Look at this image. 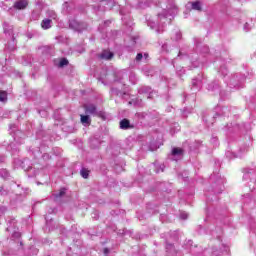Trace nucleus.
Returning a JSON list of instances; mask_svg holds the SVG:
<instances>
[{"mask_svg":"<svg viewBox=\"0 0 256 256\" xmlns=\"http://www.w3.org/2000/svg\"><path fill=\"white\" fill-rule=\"evenodd\" d=\"M84 110H85V113H87L88 115L99 117L100 119H103V121L107 119V115L105 114V111L98 110L95 104H85Z\"/></svg>","mask_w":256,"mask_h":256,"instance_id":"nucleus-1","label":"nucleus"},{"mask_svg":"<svg viewBox=\"0 0 256 256\" xmlns=\"http://www.w3.org/2000/svg\"><path fill=\"white\" fill-rule=\"evenodd\" d=\"M69 27L70 29H73L74 31H78V33H81V31H85V29H87V23L79 22L76 19H72L69 21Z\"/></svg>","mask_w":256,"mask_h":256,"instance_id":"nucleus-2","label":"nucleus"},{"mask_svg":"<svg viewBox=\"0 0 256 256\" xmlns=\"http://www.w3.org/2000/svg\"><path fill=\"white\" fill-rule=\"evenodd\" d=\"M138 93L140 95H148V99H153V90L149 86H142L139 88Z\"/></svg>","mask_w":256,"mask_h":256,"instance_id":"nucleus-3","label":"nucleus"},{"mask_svg":"<svg viewBox=\"0 0 256 256\" xmlns=\"http://www.w3.org/2000/svg\"><path fill=\"white\" fill-rule=\"evenodd\" d=\"M29 2L27 0H18L14 3L15 9H26Z\"/></svg>","mask_w":256,"mask_h":256,"instance_id":"nucleus-4","label":"nucleus"},{"mask_svg":"<svg viewBox=\"0 0 256 256\" xmlns=\"http://www.w3.org/2000/svg\"><path fill=\"white\" fill-rule=\"evenodd\" d=\"M113 57H114L113 52H111L109 50H103L102 53L100 54V58L106 59V61L113 59Z\"/></svg>","mask_w":256,"mask_h":256,"instance_id":"nucleus-5","label":"nucleus"},{"mask_svg":"<svg viewBox=\"0 0 256 256\" xmlns=\"http://www.w3.org/2000/svg\"><path fill=\"white\" fill-rule=\"evenodd\" d=\"M53 21L49 18H45L44 20H42L41 22V27L42 29L44 30H47V29H51V27L53 26L52 25Z\"/></svg>","mask_w":256,"mask_h":256,"instance_id":"nucleus-6","label":"nucleus"},{"mask_svg":"<svg viewBox=\"0 0 256 256\" xmlns=\"http://www.w3.org/2000/svg\"><path fill=\"white\" fill-rule=\"evenodd\" d=\"M120 129H133V125H131L128 119H123L120 121Z\"/></svg>","mask_w":256,"mask_h":256,"instance_id":"nucleus-7","label":"nucleus"},{"mask_svg":"<svg viewBox=\"0 0 256 256\" xmlns=\"http://www.w3.org/2000/svg\"><path fill=\"white\" fill-rule=\"evenodd\" d=\"M3 29H4V33L8 35H13V26H11L9 22L3 23Z\"/></svg>","mask_w":256,"mask_h":256,"instance_id":"nucleus-8","label":"nucleus"},{"mask_svg":"<svg viewBox=\"0 0 256 256\" xmlns=\"http://www.w3.org/2000/svg\"><path fill=\"white\" fill-rule=\"evenodd\" d=\"M81 123L85 125V127L91 125V118L89 115H81Z\"/></svg>","mask_w":256,"mask_h":256,"instance_id":"nucleus-9","label":"nucleus"},{"mask_svg":"<svg viewBox=\"0 0 256 256\" xmlns=\"http://www.w3.org/2000/svg\"><path fill=\"white\" fill-rule=\"evenodd\" d=\"M172 155L174 157H183V149H181V148H173L172 149Z\"/></svg>","mask_w":256,"mask_h":256,"instance_id":"nucleus-10","label":"nucleus"},{"mask_svg":"<svg viewBox=\"0 0 256 256\" xmlns=\"http://www.w3.org/2000/svg\"><path fill=\"white\" fill-rule=\"evenodd\" d=\"M201 87V80L192 79V89H199Z\"/></svg>","mask_w":256,"mask_h":256,"instance_id":"nucleus-11","label":"nucleus"},{"mask_svg":"<svg viewBox=\"0 0 256 256\" xmlns=\"http://www.w3.org/2000/svg\"><path fill=\"white\" fill-rule=\"evenodd\" d=\"M192 9H194V11H201V2L200 1L192 2Z\"/></svg>","mask_w":256,"mask_h":256,"instance_id":"nucleus-12","label":"nucleus"},{"mask_svg":"<svg viewBox=\"0 0 256 256\" xmlns=\"http://www.w3.org/2000/svg\"><path fill=\"white\" fill-rule=\"evenodd\" d=\"M47 17H48V19H57V13H55V11H53V10H48L47 11Z\"/></svg>","mask_w":256,"mask_h":256,"instance_id":"nucleus-13","label":"nucleus"},{"mask_svg":"<svg viewBox=\"0 0 256 256\" xmlns=\"http://www.w3.org/2000/svg\"><path fill=\"white\" fill-rule=\"evenodd\" d=\"M66 191L67 190L65 188H62V189H60V191L58 193L54 194V197H56V199H59V198L65 196Z\"/></svg>","mask_w":256,"mask_h":256,"instance_id":"nucleus-14","label":"nucleus"},{"mask_svg":"<svg viewBox=\"0 0 256 256\" xmlns=\"http://www.w3.org/2000/svg\"><path fill=\"white\" fill-rule=\"evenodd\" d=\"M80 175L83 177V179H87L89 177V170L86 168H82L80 171Z\"/></svg>","mask_w":256,"mask_h":256,"instance_id":"nucleus-15","label":"nucleus"},{"mask_svg":"<svg viewBox=\"0 0 256 256\" xmlns=\"http://www.w3.org/2000/svg\"><path fill=\"white\" fill-rule=\"evenodd\" d=\"M0 177L7 179V177H9V172L5 169L0 170Z\"/></svg>","mask_w":256,"mask_h":256,"instance_id":"nucleus-16","label":"nucleus"},{"mask_svg":"<svg viewBox=\"0 0 256 256\" xmlns=\"http://www.w3.org/2000/svg\"><path fill=\"white\" fill-rule=\"evenodd\" d=\"M65 65H69V60L66 58H62L59 63V67H65Z\"/></svg>","mask_w":256,"mask_h":256,"instance_id":"nucleus-17","label":"nucleus"},{"mask_svg":"<svg viewBox=\"0 0 256 256\" xmlns=\"http://www.w3.org/2000/svg\"><path fill=\"white\" fill-rule=\"evenodd\" d=\"M0 101H7V92L0 91Z\"/></svg>","mask_w":256,"mask_h":256,"instance_id":"nucleus-18","label":"nucleus"},{"mask_svg":"<svg viewBox=\"0 0 256 256\" xmlns=\"http://www.w3.org/2000/svg\"><path fill=\"white\" fill-rule=\"evenodd\" d=\"M188 217H189V214H187V212H181L180 213V218L181 219H188Z\"/></svg>","mask_w":256,"mask_h":256,"instance_id":"nucleus-19","label":"nucleus"},{"mask_svg":"<svg viewBox=\"0 0 256 256\" xmlns=\"http://www.w3.org/2000/svg\"><path fill=\"white\" fill-rule=\"evenodd\" d=\"M5 211H7V207H5V206H0V217H1V215H4V214H5Z\"/></svg>","mask_w":256,"mask_h":256,"instance_id":"nucleus-20","label":"nucleus"},{"mask_svg":"<svg viewBox=\"0 0 256 256\" xmlns=\"http://www.w3.org/2000/svg\"><path fill=\"white\" fill-rule=\"evenodd\" d=\"M208 89L210 91H214V89H219V86L218 85H214L213 87H211V84L208 85Z\"/></svg>","mask_w":256,"mask_h":256,"instance_id":"nucleus-21","label":"nucleus"},{"mask_svg":"<svg viewBox=\"0 0 256 256\" xmlns=\"http://www.w3.org/2000/svg\"><path fill=\"white\" fill-rule=\"evenodd\" d=\"M141 59H143V54L138 53L137 56H136V61H141Z\"/></svg>","mask_w":256,"mask_h":256,"instance_id":"nucleus-22","label":"nucleus"},{"mask_svg":"<svg viewBox=\"0 0 256 256\" xmlns=\"http://www.w3.org/2000/svg\"><path fill=\"white\" fill-rule=\"evenodd\" d=\"M249 24L248 23H246L245 25H244V29H245V31H249Z\"/></svg>","mask_w":256,"mask_h":256,"instance_id":"nucleus-23","label":"nucleus"},{"mask_svg":"<svg viewBox=\"0 0 256 256\" xmlns=\"http://www.w3.org/2000/svg\"><path fill=\"white\" fill-rule=\"evenodd\" d=\"M5 161V156H0V163H4Z\"/></svg>","mask_w":256,"mask_h":256,"instance_id":"nucleus-24","label":"nucleus"},{"mask_svg":"<svg viewBox=\"0 0 256 256\" xmlns=\"http://www.w3.org/2000/svg\"><path fill=\"white\" fill-rule=\"evenodd\" d=\"M108 253H109V248H105L104 249V255H108Z\"/></svg>","mask_w":256,"mask_h":256,"instance_id":"nucleus-25","label":"nucleus"},{"mask_svg":"<svg viewBox=\"0 0 256 256\" xmlns=\"http://www.w3.org/2000/svg\"><path fill=\"white\" fill-rule=\"evenodd\" d=\"M177 39H181V33H177Z\"/></svg>","mask_w":256,"mask_h":256,"instance_id":"nucleus-26","label":"nucleus"},{"mask_svg":"<svg viewBox=\"0 0 256 256\" xmlns=\"http://www.w3.org/2000/svg\"><path fill=\"white\" fill-rule=\"evenodd\" d=\"M144 57H145V59H148L149 58V54L145 53Z\"/></svg>","mask_w":256,"mask_h":256,"instance_id":"nucleus-27","label":"nucleus"},{"mask_svg":"<svg viewBox=\"0 0 256 256\" xmlns=\"http://www.w3.org/2000/svg\"><path fill=\"white\" fill-rule=\"evenodd\" d=\"M157 33H163V30L158 29Z\"/></svg>","mask_w":256,"mask_h":256,"instance_id":"nucleus-28","label":"nucleus"},{"mask_svg":"<svg viewBox=\"0 0 256 256\" xmlns=\"http://www.w3.org/2000/svg\"><path fill=\"white\" fill-rule=\"evenodd\" d=\"M223 111H227V108H223Z\"/></svg>","mask_w":256,"mask_h":256,"instance_id":"nucleus-29","label":"nucleus"},{"mask_svg":"<svg viewBox=\"0 0 256 256\" xmlns=\"http://www.w3.org/2000/svg\"><path fill=\"white\" fill-rule=\"evenodd\" d=\"M106 23H109V21H106Z\"/></svg>","mask_w":256,"mask_h":256,"instance_id":"nucleus-30","label":"nucleus"},{"mask_svg":"<svg viewBox=\"0 0 256 256\" xmlns=\"http://www.w3.org/2000/svg\"><path fill=\"white\" fill-rule=\"evenodd\" d=\"M106 23H109V21H106Z\"/></svg>","mask_w":256,"mask_h":256,"instance_id":"nucleus-31","label":"nucleus"},{"mask_svg":"<svg viewBox=\"0 0 256 256\" xmlns=\"http://www.w3.org/2000/svg\"><path fill=\"white\" fill-rule=\"evenodd\" d=\"M0 192H1V188H0Z\"/></svg>","mask_w":256,"mask_h":256,"instance_id":"nucleus-32","label":"nucleus"}]
</instances>
